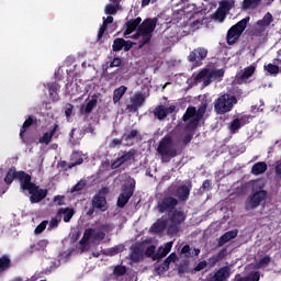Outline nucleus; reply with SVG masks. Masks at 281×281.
<instances>
[{"label":"nucleus","mask_w":281,"mask_h":281,"mask_svg":"<svg viewBox=\"0 0 281 281\" xmlns=\"http://www.w3.org/2000/svg\"><path fill=\"white\" fill-rule=\"evenodd\" d=\"M156 153L162 164H169L170 159H175L179 155L175 145V138L169 134L165 135L158 143Z\"/></svg>","instance_id":"f257e3e1"},{"label":"nucleus","mask_w":281,"mask_h":281,"mask_svg":"<svg viewBox=\"0 0 281 281\" xmlns=\"http://www.w3.org/2000/svg\"><path fill=\"white\" fill-rule=\"evenodd\" d=\"M159 19L157 18H147L138 26L139 33L143 35V40L138 41V49H143L145 45H148L153 41V32L157 27Z\"/></svg>","instance_id":"f03ea898"},{"label":"nucleus","mask_w":281,"mask_h":281,"mask_svg":"<svg viewBox=\"0 0 281 281\" xmlns=\"http://www.w3.org/2000/svg\"><path fill=\"white\" fill-rule=\"evenodd\" d=\"M234 104H238L236 95L224 93L214 101V111L217 115H225L234 109Z\"/></svg>","instance_id":"7ed1b4c3"},{"label":"nucleus","mask_w":281,"mask_h":281,"mask_svg":"<svg viewBox=\"0 0 281 281\" xmlns=\"http://www.w3.org/2000/svg\"><path fill=\"white\" fill-rule=\"evenodd\" d=\"M250 19L249 16L244 18L227 31V45H236V42L243 36V32L247 30V23H249Z\"/></svg>","instance_id":"20e7f679"},{"label":"nucleus","mask_w":281,"mask_h":281,"mask_svg":"<svg viewBox=\"0 0 281 281\" xmlns=\"http://www.w3.org/2000/svg\"><path fill=\"white\" fill-rule=\"evenodd\" d=\"M168 216L170 221V225L167 228L168 234H179V227L182 223H186V218H188L186 211L181 209H173Z\"/></svg>","instance_id":"39448f33"},{"label":"nucleus","mask_w":281,"mask_h":281,"mask_svg":"<svg viewBox=\"0 0 281 281\" xmlns=\"http://www.w3.org/2000/svg\"><path fill=\"white\" fill-rule=\"evenodd\" d=\"M179 200L171 195H165L159 199L156 205L158 214H170L173 210H177Z\"/></svg>","instance_id":"423d86ee"},{"label":"nucleus","mask_w":281,"mask_h":281,"mask_svg":"<svg viewBox=\"0 0 281 281\" xmlns=\"http://www.w3.org/2000/svg\"><path fill=\"white\" fill-rule=\"evenodd\" d=\"M267 199V191L259 190L256 191L252 195L248 196L245 202L246 212H251V210H256V207H260V203Z\"/></svg>","instance_id":"0eeeda50"},{"label":"nucleus","mask_w":281,"mask_h":281,"mask_svg":"<svg viewBox=\"0 0 281 281\" xmlns=\"http://www.w3.org/2000/svg\"><path fill=\"white\" fill-rule=\"evenodd\" d=\"M135 194V184L133 183H126L122 188V192L120 193L117 198L116 205L117 207L124 209L126 207V204L128 201H131V196Z\"/></svg>","instance_id":"6e6552de"},{"label":"nucleus","mask_w":281,"mask_h":281,"mask_svg":"<svg viewBox=\"0 0 281 281\" xmlns=\"http://www.w3.org/2000/svg\"><path fill=\"white\" fill-rule=\"evenodd\" d=\"M207 58V48L198 47L189 53L187 60L189 63H194L195 67H201L203 65V60Z\"/></svg>","instance_id":"1a4fd4ad"},{"label":"nucleus","mask_w":281,"mask_h":281,"mask_svg":"<svg viewBox=\"0 0 281 281\" xmlns=\"http://www.w3.org/2000/svg\"><path fill=\"white\" fill-rule=\"evenodd\" d=\"M15 177L23 192H30L36 188V183L32 182V176L30 173L25 171H16Z\"/></svg>","instance_id":"9d476101"},{"label":"nucleus","mask_w":281,"mask_h":281,"mask_svg":"<svg viewBox=\"0 0 281 281\" xmlns=\"http://www.w3.org/2000/svg\"><path fill=\"white\" fill-rule=\"evenodd\" d=\"M135 155H137V149H130V150H125L123 151V155L120 156L117 159H115L112 164H111V169L112 170H117V168H122V166H124V164H128V161H133V159H135Z\"/></svg>","instance_id":"9b49d317"},{"label":"nucleus","mask_w":281,"mask_h":281,"mask_svg":"<svg viewBox=\"0 0 281 281\" xmlns=\"http://www.w3.org/2000/svg\"><path fill=\"white\" fill-rule=\"evenodd\" d=\"M256 74V66L250 65L239 71L234 79L235 85H247L249 78H251Z\"/></svg>","instance_id":"f8f14e48"},{"label":"nucleus","mask_w":281,"mask_h":281,"mask_svg":"<svg viewBox=\"0 0 281 281\" xmlns=\"http://www.w3.org/2000/svg\"><path fill=\"white\" fill-rule=\"evenodd\" d=\"M193 81L199 85L200 82H202L203 87H210V85H212V75L210 74V69L209 68H203L202 70H200L194 77H193Z\"/></svg>","instance_id":"ddd939ff"},{"label":"nucleus","mask_w":281,"mask_h":281,"mask_svg":"<svg viewBox=\"0 0 281 281\" xmlns=\"http://www.w3.org/2000/svg\"><path fill=\"white\" fill-rule=\"evenodd\" d=\"M131 102L132 103L127 105V110H130L131 113H137L138 109H140V106H144V102H146V97L142 92H136L131 99Z\"/></svg>","instance_id":"4468645a"},{"label":"nucleus","mask_w":281,"mask_h":281,"mask_svg":"<svg viewBox=\"0 0 281 281\" xmlns=\"http://www.w3.org/2000/svg\"><path fill=\"white\" fill-rule=\"evenodd\" d=\"M98 98H100V93L92 94L91 99L86 104L81 105L79 113L81 115H91V113H93V109L98 106Z\"/></svg>","instance_id":"2eb2a0df"},{"label":"nucleus","mask_w":281,"mask_h":281,"mask_svg":"<svg viewBox=\"0 0 281 281\" xmlns=\"http://www.w3.org/2000/svg\"><path fill=\"white\" fill-rule=\"evenodd\" d=\"M205 111H207V103H202L198 110H195V117L189 121L188 128H196L199 126V122L203 120V116L205 115Z\"/></svg>","instance_id":"dca6fc26"},{"label":"nucleus","mask_w":281,"mask_h":281,"mask_svg":"<svg viewBox=\"0 0 281 281\" xmlns=\"http://www.w3.org/2000/svg\"><path fill=\"white\" fill-rule=\"evenodd\" d=\"M139 137H142V135H139L138 130H128L124 132L123 134V142H125L124 146H126L127 148H131V146H135V142H137Z\"/></svg>","instance_id":"f3484780"},{"label":"nucleus","mask_w":281,"mask_h":281,"mask_svg":"<svg viewBox=\"0 0 281 281\" xmlns=\"http://www.w3.org/2000/svg\"><path fill=\"white\" fill-rule=\"evenodd\" d=\"M47 189H41V187L35 184V188L29 191L31 203H41V201L47 198Z\"/></svg>","instance_id":"a211bd4d"},{"label":"nucleus","mask_w":281,"mask_h":281,"mask_svg":"<svg viewBox=\"0 0 281 281\" xmlns=\"http://www.w3.org/2000/svg\"><path fill=\"white\" fill-rule=\"evenodd\" d=\"M130 251L131 262L137 263L140 260H144V248H142V245H132Z\"/></svg>","instance_id":"6ab92c4d"},{"label":"nucleus","mask_w":281,"mask_h":281,"mask_svg":"<svg viewBox=\"0 0 281 281\" xmlns=\"http://www.w3.org/2000/svg\"><path fill=\"white\" fill-rule=\"evenodd\" d=\"M92 206L95 207V210H100V212H106V210H109V204L106 203V196L95 194L92 198Z\"/></svg>","instance_id":"aec40b11"},{"label":"nucleus","mask_w":281,"mask_h":281,"mask_svg":"<svg viewBox=\"0 0 281 281\" xmlns=\"http://www.w3.org/2000/svg\"><path fill=\"white\" fill-rule=\"evenodd\" d=\"M56 131H58V124L55 123L50 126L49 132L44 133L42 137H40L38 143L40 144H45L46 146L52 143V139L54 135H56Z\"/></svg>","instance_id":"412c9836"},{"label":"nucleus","mask_w":281,"mask_h":281,"mask_svg":"<svg viewBox=\"0 0 281 281\" xmlns=\"http://www.w3.org/2000/svg\"><path fill=\"white\" fill-rule=\"evenodd\" d=\"M142 24V18L132 19L126 22V30L124 32V36H131L135 30L137 31L139 25Z\"/></svg>","instance_id":"4be33fe9"},{"label":"nucleus","mask_w":281,"mask_h":281,"mask_svg":"<svg viewBox=\"0 0 281 281\" xmlns=\"http://www.w3.org/2000/svg\"><path fill=\"white\" fill-rule=\"evenodd\" d=\"M237 236H238V229L226 232L218 238L217 247H223V245H226V243H229V240H234V238H236Z\"/></svg>","instance_id":"5701e85b"},{"label":"nucleus","mask_w":281,"mask_h":281,"mask_svg":"<svg viewBox=\"0 0 281 281\" xmlns=\"http://www.w3.org/2000/svg\"><path fill=\"white\" fill-rule=\"evenodd\" d=\"M190 188H192V184H190V187L182 184L177 188L176 196L179 199V201H188L190 199Z\"/></svg>","instance_id":"b1692460"},{"label":"nucleus","mask_w":281,"mask_h":281,"mask_svg":"<svg viewBox=\"0 0 281 281\" xmlns=\"http://www.w3.org/2000/svg\"><path fill=\"white\" fill-rule=\"evenodd\" d=\"M231 276V269L227 266L220 268L213 276L214 281H227Z\"/></svg>","instance_id":"393cba45"},{"label":"nucleus","mask_w":281,"mask_h":281,"mask_svg":"<svg viewBox=\"0 0 281 281\" xmlns=\"http://www.w3.org/2000/svg\"><path fill=\"white\" fill-rule=\"evenodd\" d=\"M10 269H12V259L8 255H2L0 257V273H5Z\"/></svg>","instance_id":"a878e982"},{"label":"nucleus","mask_w":281,"mask_h":281,"mask_svg":"<svg viewBox=\"0 0 281 281\" xmlns=\"http://www.w3.org/2000/svg\"><path fill=\"white\" fill-rule=\"evenodd\" d=\"M265 172H267V162L265 161L256 162L251 167V175H255V177H258V175H265Z\"/></svg>","instance_id":"bb28decb"},{"label":"nucleus","mask_w":281,"mask_h":281,"mask_svg":"<svg viewBox=\"0 0 281 281\" xmlns=\"http://www.w3.org/2000/svg\"><path fill=\"white\" fill-rule=\"evenodd\" d=\"M154 117L156 120H159L160 122L162 120H166L168 117V112L166 111V105H157L153 111Z\"/></svg>","instance_id":"cd10ccee"},{"label":"nucleus","mask_w":281,"mask_h":281,"mask_svg":"<svg viewBox=\"0 0 281 281\" xmlns=\"http://www.w3.org/2000/svg\"><path fill=\"white\" fill-rule=\"evenodd\" d=\"M126 91H128V88L126 86H121L113 91L114 104H117V102H120V100L124 98V95L126 94Z\"/></svg>","instance_id":"c85d7f7f"},{"label":"nucleus","mask_w":281,"mask_h":281,"mask_svg":"<svg viewBox=\"0 0 281 281\" xmlns=\"http://www.w3.org/2000/svg\"><path fill=\"white\" fill-rule=\"evenodd\" d=\"M273 23V15L271 13H267L262 20L257 21L258 27H261L262 30H267Z\"/></svg>","instance_id":"c756f323"},{"label":"nucleus","mask_w":281,"mask_h":281,"mask_svg":"<svg viewBox=\"0 0 281 281\" xmlns=\"http://www.w3.org/2000/svg\"><path fill=\"white\" fill-rule=\"evenodd\" d=\"M168 227V221L166 220H158L156 223L153 224L151 229L156 234H161Z\"/></svg>","instance_id":"7c9ffc66"},{"label":"nucleus","mask_w":281,"mask_h":281,"mask_svg":"<svg viewBox=\"0 0 281 281\" xmlns=\"http://www.w3.org/2000/svg\"><path fill=\"white\" fill-rule=\"evenodd\" d=\"M240 128H243V125L240 124V120H238L237 117L233 119L228 124L231 135H236V133H238Z\"/></svg>","instance_id":"2f4dec72"},{"label":"nucleus","mask_w":281,"mask_h":281,"mask_svg":"<svg viewBox=\"0 0 281 281\" xmlns=\"http://www.w3.org/2000/svg\"><path fill=\"white\" fill-rule=\"evenodd\" d=\"M126 266L123 265H116L113 268L112 276L117 280V278H122L123 276H126Z\"/></svg>","instance_id":"473e14b6"},{"label":"nucleus","mask_w":281,"mask_h":281,"mask_svg":"<svg viewBox=\"0 0 281 281\" xmlns=\"http://www.w3.org/2000/svg\"><path fill=\"white\" fill-rule=\"evenodd\" d=\"M34 124V117L29 116L27 120L24 121L22 127L20 128V138L24 142L25 132Z\"/></svg>","instance_id":"72a5a7b5"},{"label":"nucleus","mask_w":281,"mask_h":281,"mask_svg":"<svg viewBox=\"0 0 281 281\" xmlns=\"http://www.w3.org/2000/svg\"><path fill=\"white\" fill-rule=\"evenodd\" d=\"M196 117V108L195 106H189L186 111V113L182 116L183 122H190V120H194Z\"/></svg>","instance_id":"f704fd0d"},{"label":"nucleus","mask_w":281,"mask_h":281,"mask_svg":"<svg viewBox=\"0 0 281 281\" xmlns=\"http://www.w3.org/2000/svg\"><path fill=\"white\" fill-rule=\"evenodd\" d=\"M64 214V223H69L74 218L76 211L71 207H61V215Z\"/></svg>","instance_id":"c9c22d12"},{"label":"nucleus","mask_w":281,"mask_h":281,"mask_svg":"<svg viewBox=\"0 0 281 281\" xmlns=\"http://www.w3.org/2000/svg\"><path fill=\"white\" fill-rule=\"evenodd\" d=\"M211 82L214 80H222L223 76H225V70L223 69H210Z\"/></svg>","instance_id":"e433bc0d"},{"label":"nucleus","mask_w":281,"mask_h":281,"mask_svg":"<svg viewBox=\"0 0 281 281\" xmlns=\"http://www.w3.org/2000/svg\"><path fill=\"white\" fill-rule=\"evenodd\" d=\"M262 0H244L243 8L244 10H249L254 8H258Z\"/></svg>","instance_id":"4c0bfd02"},{"label":"nucleus","mask_w":281,"mask_h":281,"mask_svg":"<svg viewBox=\"0 0 281 281\" xmlns=\"http://www.w3.org/2000/svg\"><path fill=\"white\" fill-rule=\"evenodd\" d=\"M265 70L270 74V76H278L280 74V66L273 65V64H268L263 66Z\"/></svg>","instance_id":"58836bf2"},{"label":"nucleus","mask_w":281,"mask_h":281,"mask_svg":"<svg viewBox=\"0 0 281 281\" xmlns=\"http://www.w3.org/2000/svg\"><path fill=\"white\" fill-rule=\"evenodd\" d=\"M124 43H126V40L124 38H115L112 45L113 52H122L124 49Z\"/></svg>","instance_id":"ea45409f"},{"label":"nucleus","mask_w":281,"mask_h":281,"mask_svg":"<svg viewBox=\"0 0 281 281\" xmlns=\"http://www.w3.org/2000/svg\"><path fill=\"white\" fill-rule=\"evenodd\" d=\"M16 179V171L9 169L5 177H4V183L7 186H12V182Z\"/></svg>","instance_id":"a19ab883"},{"label":"nucleus","mask_w":281,"mask_h":281,"mask_svg":"<svg viewBox=\"0 0 281 281\" xmlns=\"http://www.w3.org/2000/svg\"><path fill=\"white\" fill-rule=\"evenodd\" d=\"M108 27H109V24L105 21H103V23H102V25H101V27L99 29V32H98V36H97V42L98 43L102 42V37L104 36V33L106 32Z\"/></svg>","instance_id":"79ce46f5"},{"label":"nucleus","mask_w":281,"mask_h":281,"mask_svg":"<svg viewBox=\"0 0 281 281\" xmlns=\"http://www.w3.org/2000/svg\"><path fill=\"white\" fill-rule=\"evenodd\" d=\"M168 269H170V263H166V259H165V261L156 268V271L158 276H161L162 273H166Z\"/></svg>","instance_id":"37998d69"},{"label":"nucleus","mask_w":281,"mask_h":281,"mask_svg":"<svg viewBox=\"0 0 281 281\" xmlns=\"http://www.w3.org/2000/svg\"><path fill=\"white\" fill-rule=\"evenodd\" d=\"M167 251L165 248L160 247L158 248L157 252L154 255L153 260H161L162 258H166Z\"/></svg>","instance_id":"c03bdc74"},{"label":"nucleus","mask_w":281,"mask_h":281,"mask_svg":"<svg viewBox=\"0 0 281 281\" xmlns=\"http://www.w3.org/2000/svg\"><path fill=\"white\" fill-rule=\"evenodd\" d=\"M246 281H260V271L250 272L246 276Z\"/></svg>","instance_id":"a18cd8bd"},{"label":"nucleus","mask_w":281,"mask_h":281,"mask_svg":"<svg viewBox=\"0 0 281 281\" xmlns=\"http://www.w3.org/2000/svg\"><path fill=\"white\" fill-rule=\"evenodd\" d=\"M156 250H157V247L155 245H150L149 247H147L145 250L146 258H154Z\"/></svg>","instance_id":"49530a36"},{"label":"nucleus","mask_w":281,"mask_h":281,"mask_svg":"<svg viewBox=\"0 0 281 281\" xmlns=\"http://www.w3.org/2000/svg\"><path fill=\"white\" fill-rule=\"evenodd\" d=\"M214 14H215V19H216L217 21H225V16H226L227 12H226L225 10L218 8V9L215 11Z\"/></svg>","instance_id":"de8ad7c7"},{"label":"nucleus","mask_w":281,"mask_h":281,"mask_svg":"<svg viewBox=\"0 0 281 281\" xmlns=\"http://www.w3.org/2000/svg\"><path fill=\"white\" fill-rule=\"evenodd\" d=\"M220 10H224V12H229L232 10V2L227 0H223L220 2Z\"/></svg>","instance_id":"09e8293b"},{"label":"nucleus","mask_w":281,"mask_h":281,"mask_svg":"<svg viewBox=\"0 0 281 281\" xmlns=\"http://www.w3.org/2000/svg\"><path fill=\"white\" fill-rule=\"evenodd\" d=\"M237 120H239L241 126H245L251 122V115L244 114V115H240L239 117H237Z\"/></svg>","instance_id":"8fccbe9b"},{"label":"nucleus","mask_w":281,"mask_h":281,"mask_svg":"<svg viewBox=\"0 0 281 281\" xmlns=\"http://www.w3.org/2000/svg\"><path fill=\"white\" fill-rule=\"evenodd\" d=\"M65 200H66L65 195H55L53 198V203H56V205H59V206L66 205Z\"/></svg>","instance_id":"3c124183"},{"label":"nucleus","mask_w":281,"mask_h":281,"mask_svg":"<svg viewBox=\"0 0 281 281\" xmlns=\"http://www.w3.org/2000/svg\"><path fill=\"white\" fill-rule=\"evenodd\" d=\"M104 256H117V254H120V246H114L110 249H108V251L103 250Z\"/></svg>","instance_id":"603ef678"},{"label":"nucleus","mask_w":281,"mask_h":281,"mask_svg":"<svg viewBox=\"0 0 281 281\" xmlns=\"http://www.w3.org/2000/svg\"><path fill=\"white\" fill-rule=\"evenodd\" d=\"M47 221H43L40 225L36 226L35 228V234H43V232H45V229L47 228Z\"/></svg>","instance_id":"864d4df0"},{"label":"nucleus","mask_w":281,"mask_h":281,"mask_svg":"<svg viewBox=\"0 0 281 281\" xmlns=\"http://www.w3.org/2000/svg\"><path fill=\"white\" fill-rule=\"evenodd\" d=\"M123 142H124L123 136L121 138H113L110 142V148H117V146H122Z\"/></svg>","instance_id":"5fc2aeb1"},{"label":"nucleus","mask_w":281,"mask_h":281,"mask_svg":"<svg viewBox=\"0 0 281 281\" xmlns=\"http://www.w3.org/2000/svg\"><path fill=\"white\" fill-rule=\"evenodd\" d=\"M117 8L115 4H108L105 7V14H117Z\"/></svg>","instance_id":"6e6d98bb"},{"label":"nucleus","mask_w":281,"mask_h":281,"mask_svg":"<svg viewBox=\"0 0 281 281\" xmlns=\"http://www.w3.org/2000/svg\"><path fill=\"white\" fill-rule=\"evenodd\" d=\"M271 262V256L266 255L263 258L259 259L258 267H267Z\"/></svg>","instance_id":"4d7b16f0"},{"label":"nucleus","mask_w":281,"mask_h":281,"mask_svg":"<svg viewBox=\"0 0 281 281\" xmlns=\"http://www.w3.org/2000/svg\"><path fill=\"white\" fill-rule=\"evenodd\" d=\"M87 182L85 180H80L75 187H72V192H80V190H85Z\"/></svg>","instance_id":"13d9d810"},{"label":"nucleus","mask_w":281,"mask_h":281,"mask_svg":"<svg viewBox=\"0 0 281 281\" xmlns=\"http://www.w3.org/2000/svg\"><path fill=\"white\" fill-rule=\"evenodd\" d=\"M60 89V86L58 83H52L49 87H48V92H49V95H56V93H58V90Z\"/></svg>","instance_id":"bf43d9fd"},{"label":"nucleus","mask_w":281,"mask_h":281,"mask_svg":"<svg viewBox=\"0 0 281 281\" xmlns=\"http://www.w3.org/2000/svg\"><path fill=\"white\" fill-rule=\"evenodd\" d=\"M95 234V229L93 228H86L83 233V237L87 238L88 240H91Z\"/></svg>","instance_id":"052dcab7"},{"label":"nucleus","mask_w":281,"mask_h":281,"mask_svg":"<svg viewBox=\"0 0 281 281\" xmlns=\"http://www.w3.org/2000/svg\"><path fill=\"white\" fill-rule=\"evenodd\" d=\"M122 66V58L114 57L113 60L110 61V68L113 69V67H121Z\"/></svg>","instance_id":"680f3d73"},{"label":"nucleus","mask_w":281,"mask_h":281,"mask_svg":"<svg viewBox=\"0 0 281 281\" xmlns=\"http://www.w3.org/2000/svg\"><path fill=\"white\" fill-rule=\"evenodd\" d=\"M72 113H74V104L67 103L66 106H65L66 117H71Z\"/></svg>","instance_id":"e2e57ef3"},{"label":"nucleus","mask_w":281,"mask_h":281,"mask_svg":"<svg viewBox=\"0 0 281 281\" xmlns=\"http://www.w3.org/2000/svg\"><path fill=\"white\" fill-rule=\"evenodd\" d=\"M104 238H106V234L102 231L100 232H94V236H93V239L94 240H104Z\"/></svg>","instance_id":"0e129e2a"},{"label":"nucleus","mask_w":281,"mask_h":281,"mask_svg":"<svg viewBox=\"0 0 281 281\" xmlns=\"http://www.w3.org/2000/svg\"><path fill=\"white\" fill-rule=\"evenodd\" d=\"M217 260H223L227 256V248L221 249L216 255Z\"/></svg>","instance_id":"69168bd1"},{"label":"nucleus","mask_w":281,"mask_h":281,"mask_svg":"<svg viewBox=\"0 0 281 281\" xmlns=\"http://www.w3.org/2000/svg\"><path fill=\"white\" fill-rule=\"evenodd\" d=\"M274 172L281 179V159L276 162Z\"/></svg>","instance_id":"338daca9"},{"label":"nucleus","mask_w":281,"mask_h":281,"mask_svg":"<svg viewBox=\"0 0 281 281\" xmlns=\"http://www.w3.org/2000/svg\"><path fill=\"white\" fill-rule=\"evenodd\" d=\"M165 260H166L167 265H170V262H176L177 261V254L171 252Z\"/></svg>","instance_id":"774afa93"}]
</instances>
